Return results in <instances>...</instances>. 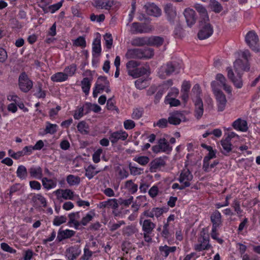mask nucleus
Returning <instances> with one entry per match:
<instances>
[{"mask_svg": "<svg viewBox=\"0 0 260 260\" xmlns=\"http://www.w3.org/2000/svg\"><path fill=\"white\" fill-rule=\"evenodd\" d=\"M143 218L141 216L140 224L142 225L144 240L147 243H151L152 241L151 234H152L154 229L155 228V224L150 219H145L143 220Z\"/></svg>", "mask_w": 260, "mask_h": 260, "instance_id": "nucleus-1", "label": "nucleus"}, {"mask_svg": "<svg viewBox=\"0 0 260 260\" xmlns=\"http://www.w3.org/2000/svg\"><path fill=\"white\" fill-rule=\"evenodd\" d=\"M216 84V81H213L211 85L216 97L218 111L221 112L224 110L227 101L224 93L217 87Z\"/></svg>", "mask_w": 260, "mask_h": 260, "instance_id": "nucleus-2", "label": "nucleus"}, {"mask_svg": "<svg viewBox=\"0 0 260 260\" xmlns=\"http://www.w3.org/2000/svg\"><path fill=\"white\" fill-rule=\"evenodd\" d=\"M245 39L246 44L253 51L256 52L260 51L258 37L255 31H249L246 34Z\"/></svg>", "mask_w": 260, "mask_h": 260, "instance_id": "nucleus-3", "label": "nucleus"}, {"mask_svg": "<svg viewBox=\"0 0 260 260\" xmlns=\"http://www.w3.org/2000/svg\"><path fill=\"white\" fill-rule=\"evenodd\" d=\"M20 89L23 92H28L32 87V81L30 80L25 72L20 74L18 79Z\"/></svg>", "mask_w": 260, "mask_h": 260, "instance_id": "nucleus-4", "label": "nucleus"}, {"mask_svg": "<svg viewBox=\"0 0 260 260\" xmlns=\"http://www.w3.org/2000/svg\"><path fill=\"white\" fill-rule=\"evenodd\" d=\"M200 24L201 29L198 36L200 40H205L210 37L213 32V28L209 22Z\"/></svg>", "mask_w": 260, "mask_h": 260, "instance_id": "nucleus-5", "label": "nucleus"}, {"mask_svg": "<svg viewBox=\"0 0 260 260\" xmlns=\"http://www.w3.org/2000/svg\"><path fill=\"white\" fill-rule=\"evenodd\" d=\"M198 242L199 243L194 245V249L198 251L208 250L211 247L209 243V236L205 234H204L201 238H199Z\"/></svg>", "mask_w": 260, "mask_h": 260, "instance_id": "nucleus-6", "label": "nucleus"}, {"mask_svg": "<svg viewBox=\"0 0 260 260\" xmlns=\"http://www.w3.org/2000/svg\"><path fill=\"white\" fill-rule=\"evenodd\" d=\"M146 13L154 17H159L161 15V11L155 4L153 3L147 2L143 6Z\"/></svg>", "mask_w": 260, "mask_h": 260, "instance_id": "nucleus-7", "label": "nucleus"}, {"mask_svg": "<svg viewBox=\"0 0 260 260\" xmlns=\"http://www.w3.org/2000/svg\"><path fill=\"white\" fill-rule=\"evenodd\" d=\"M193 179V175L191 172L188 169H183L180 175L178 178L179 181L184 185V187H189L191 184V181Z\"/></svg>", "mask_w": 260, "mask_h": 260, "instance_id": "nucleus-8", "label": "nucleus"}, {"mask_svg": "<svg viewBox=\"0 0 260 260\" xmlns=\"http://www.w3.org/2000/svg\"><path fill=\"white\" fill-rule=\"evenodd\" d=\"M228 72V77L229 79L233 83L235 86L237 88H241L243 86V82L241 75L239 73H237V76H235L234 73L230 67L226 68Z\"/></svg>", "mask_w": 260, "mask_h": 260, "instance_id": "nucleus-9", "label": "nucleus"}, {"mask_svg": "<svg viewBox=\"0 0 260 260\" xmlns=\"http://www.w3.org/2000/svg\"><path fill=\"white\" fill-rule=\"evenodd\" d=\"M128 134L122 130L111 133L109 135V140L112 144H116L119 140L125 141L128 137Z\"/></svg>", "mask_w": 260, "mask_h": 260, "instance_id": "nucleus-10", "label": "nucleus"}, {"mask_svg": "<svg viewBox=\"0 0 260 260\" xmlns=\"http://www.w3.org/2000/svg\"><path fill=\"white\" fill-rule=\"evenodd\" d=\"M54 192L56 196L57 199L59 201H62V199L64 200H73L74 198V193L70 189H58Z\"/></svg>", "mask_w": 260, "mask_h": 260, "instance_id": "nucleus-11", "label": "nucleus"}, {"mask_svg": "<svg viewBox=\"0 0 260 260\" xmlns=\"http://www.w3.org/2000/svg\"><path fill=\"white\" fill-rule=\"evenodd\" d=\"M81 250L78 245H74L66 250V257L68 260H75L81 254Z\"/></svg>", "mask_w": 260, "mask_h": 260, "instance_id": "nucleus-12", "label": "nucleus"}, {"mask_svg": "<svg viewBox=\"0 0 260 260\" xmlns=\"http://www.w3.org/2000/svg\"><path fill=\"white\" fill-rule=\"evenodd\" d=\"M178 65L176 62H169L162 66L160 70L164 72L166 75L170 76L174 72L176 73H179L180 68L178 67Z\"/></svg>", "mask_w": 260, "mask_h": 260, "instance_id": "nucleus-13", "label": "nucleus"}, {"mask_svg": "<svg viewBox=\"0 0 260 260\" xmlns=\"http://www.w3.org/2000/svg\"><path fill=\"white\" fill-rule=\"evenodd\" d=\"M186 22L188 26H192L196 21V12L189 8H186L183 13Z\"/></svg>", "mask_w": 260, "mask_h": 260, "instance_id": "nucleus-14", "label": "nucleus"}, {"mask_svg": "<svg viewBox=\"0 0 260 260\" xmlns=\"http://www.w3.org/2000/svg\"><path fill=\"white\" fill-rule=\"evenodd\" d=\"M113 0H93L92 5L99 9L109 10L113 6Z\"/></svg>", "mask_w": 260, "mask_h": 260, "instance_id": "nucleus-15", "label": "nucleus"}, {"mask_svg": "<svg viewBox=\"0 0 260 260\" xmlns=\"http://www.w3.org/2000/svg\"><path fill=\"white\" fill-rule=\"evenodd\" d=\"M183 117L184 115L181 112L175 111L170 113V115L168 117V121L170 124L177 125L181 123V119Z\"/></svg>", "mask_w": 260, "mask_h": 260, "instance_id": "nucleus-16", "label": "nucleus"}, {"mask_svg": "<svg viewBox=\"0 0 260 260\" xmlns=\"http://www.w3.org/2000/svg\"><path fill=\"white\" fill-rule=\"evenodd\" d=\"M195 9L199 13L200 16V23L209 22V18L206 9L202 5L196 4L194 6Z\"/></svg>", "mask_w": 260, "mask_h": 260, "instance_id": "nucleus-17", "label": "nucleus"}, {"mask_svg": "<svg viewBox=\"0 0 260 260\" xmlns=\"http://www.w3.org/2000/svg\"><path fill=\"white\" fill-rule=\"evenodd\" d=\"M149 70V66L146 65L145 67L136 68L133 70H130L128 75L133 77L134 78H137L147 74Z\"/></svg>", "mask_w": 260, "mask_h": 260, "instance_id": "nucleus-18", "label": "nucleus"}, {"mask_svg": "<svg viewBox=\"0 0 260 260\" xmlns=\"http://www.w3.org/2000/svg\"><path fill=\"white\" fill-rule=\"evenodd\" d=\"M164 10L168 20L170 22H173L177 14L176 8L172 4L169 3L165 5Z\"/></svg>", "mask_w": 260, "mask_h": 260, "instance_id": "nucleus-19", "label": "nucleus"}, {"mask_svg": "<svg viewBox=\"0 0 260 260\" xmlns=\"http://www.w3.org/2000/svg\"><path fill=\"white\" fill-rule=\"evenodd\" d=\"M149 165L150 171L151 172H155L157 169L166 166V161L164 158L160 157L155 158L151 161Z\"/></svg>", "mask_w": 260, "mask_h": 260, "instance_id": "nucleus-20", "label": "nucleus"}, {"mask_svg": "<svg viewBox=\"0 0 260 260\" xmlns=\"http://www.w3.org/2000/svg\"><path fill=\"white\" fill-rule=\"evenodd\" d=\"M195 117L199 119L202 116L204 113L203 103L201 98H198L194 100Z\"/></svg>", "mask_w": 260, "mask_h": 260, "instance_id": "nucleus-21", "label": "nucleus"}, {"mask_svg": "<svg viewBox=\"0 0 260 260\" xmlns=\"http://www.w3.org/2000/svg\"><path fill=\"white\" fill-rule=\"evenodd\" d=\"M221 214L218 210H215L210 216L212 226L218 228L222 224Z\"/></svg>", "mask_w": 260, "mask_h": 260, "instance_id": "nucleus-22", "label": "nucleus"}, {"mask_svg": "<svg viewBox=\"0 0 260 260\" xmlns=\"http://www.w3.org/2000/svg\"><path fill=\"white\" fill-rule=\"evenodd\" d=\"M76 232L74 231L70 230H59L57 236V240L58 242H61L64 239H69L74 236Z\"/></svg>", "mask_w": 260, "mask_h": 260, "instance_id": "nucleus-23", "label": "nucleus"}, {"mask_svg": "<svg viewBox=\"0 0 260 260\" xmlns=\"http://www.w3.org/2000/svg\"><path fill=\"white\" fill-rule=\"evenodd\" d=\"M101 45L100 37H96L92 42V53L93 57H98L101 55Z\"/></svg>", "mask_w": 260, "mask_h": 260, "instance_id": "nucleus-24", "label": "nucleus"}, {"mask_svg": "<svg viewBox=\"0 0 260 260\" xmlns=\"http://www.w3.org/2000/svg\"><path fill=\"white\" fill-rule=\"evenodd\" d=\"M28 172L32 178L41 180L43 178V170L40 166H32L28 169Z\"/></svg>", "mask_w": 260, "mask_h": 260, "instance_id": "nucleus-25", "label": "nucleus"}, {"mask_svg": "<svg viewBox=\"0 0 260 260\" xmlns=\"http://www.w3.org/2000/svg\"><path fill=\"white\" fill-rule=\"evenodd\" d=\"M141 48H134L128 49L125 54L127 59H141Z\"/></svg>", "mask_w": 260, "mask_h": 260, "instance_id": "nucleus-26", "label": "nucleus"}, {"mask_svg": "<svg viewBox=\"0 0 260 260\" xmlns=\"http://www.w3.org/2000/svg\"><path fill=\"white\" fill-rule=\"evenodd\" d=\"M42 183L43 187L46 190H50L55 188L57 185V179H49L47 177H43L42 179Z\"/></svg>", "mask_w": 260, "mask_h": 260, "instance_id": "nucleus-27", "label": "nucleus"}, {"mask_svg": "<svg viewBox=\"0 0 260 260\" xmlns=\"http://www.w3.org/2000/svg\"><path fill=\"white\" fill-rule=\"evenodd\" d=\"M233 127L236 130L241 132H246L248 129L247 123L246 121L238 118L232 124Z\"/></svg>", "mask_w": 260, "mask_h": 260, "instance_id": "nucleus-28", "label": "nucleus"}, {"mask_svg": "<svg viewBox=\"0 0 260 260\" xmlns=\"http://www.w3.org/2000/svg\"><path fill=\"white\" fill-rule=\"evenodd\" d=\"M130 31L133 34L147 32V31L145 28L144 25L138 22H134L132 24Z\"/></svg>", "mask_w": 260, "mask_h": 260, "instance_id": "nucleus-29", "label": "nucleus"}, {"mask_svg": "<svg viewBox=\"0 0 260 260\" xmlns=\"http://www.w3.org/2000/svg\"><path fill=\"white\" fill-rule=\"evenodd\" d=\"M216 79L219 81L220 85L228 93H232V87L226 84V79L222 74H217L216 76Z\"/></svg>", "mask_w": 260, "mask_h": 260, "instance_id": "nucleus-30", "label": "nucleus"}, {"mask_svg": "<svg viewBox=\"0 0 260 260\" xmlns=\"http://www.w3.org/2000/svg\"><path fill=\"white\" fill-rule=\"evenodd\" d=\"M32 202L36 205L43 207H47V201L46 198L41 194H37L31 199Z\"/></svg>", "mask_w": 260, "mask_h": 260, "instance_id": "nucleus-31", "label": "nucleus"}, {"mask_svg": "<svg viewBox=\"0 0 260 260\" xmlns=\"http://www.w3.org/2000/svg\"><path fill=\"white\" fill-rule=\"evenodd\" d=\"M96 167L90 165L87 168H85V176L89 179H91L94 176L101 172V170H95Z\"/></svg>", "mask_w": 260, "mask_h": 260, "instance_id": "nucleus-32", "label": "nucleus"}, {"mask_svg": "<svg viewBox=\"0 0 260 260\" xmlns=\"http://www.w3.org/2000/svg\"><path fill=\"white\" fill-rule=\"evenodd\" d=\"M164 40L159 36H151L148 37V46L159 47L163 44Z\"/></svg>", "mask_w": 260, "mask_h": 260, "instance_id": "nucleus-33", "label": "nucleus"}, {"mask_svg": "<svg viewBox=\"0 0 260 260\" xmlns=\"http://www.w3.org/2000/svg\"><path fill=\"white\" fill-rule=\"evenodd\" d=\"M221 145L222 147L223 150L222 153L224 155H227L228 153L230 152L232 149V145L231 141L229 140V138H225L221 141Z\"/></svg>", "mask_w": 260, "mask_h": 260, "instance_id": "nucleus-34", "label": "nucleus"}, {"mask_svg": "<svg viewBox=\"0 0 260 260\" xmlns=\"http://www.w3.org/2000/svg\"><path fill=\"white\" fill-rule=\"evenodd\" d=\"M132 44L135 46H148V37H137L133 39Z\"/></svg>", "mask_w": 260, "mask_h": 260, "instance_id": "nucleus-35", "label": "nucleus"}, {"mask_svg": "<svg viewBox=\"0 0 260 260\" xmlns=\"http://www.w3.org/2000/svg\"><path fill=\"white\" fill-rule=\"evenodd\" d=\"M68 79L67 74H65L64 72L56 73L51 77V80L56 82H63L66 81Z\"/></svg>", "mask_w": 260, "mask_h": 260, "instance_id": "nucleus-36", "label": "nucleus"}, {"mask_svg": "<svg viewBox=\"0 0 260 260\" xmlns=\"http://www.w3.org/2000/svg\"><path fill=\"white\" fill-rule=\"evenodd\" d=\"M91 79H89V78L85 77L81 81V84L82 89L86 95H87L89 93L91 86Z\"/></svg>", "mask_w": 260, "mask_h": 260, "instance_id": "nucleus-37", "label": "nucleus"}, {"mask_svg": "<svg viewBox=\"0 0 260 260\" xmlns=\"http://www.w3.org/2000/svg\"><path fill=\"white\" fill-rule=\"evenodd\" d=\"M154 55V50L151 48H141V59H149L152 58Z\"/></svg>", "mask_w": 260, "mask_h": 260, "instance_id": "nucleus-38", "label": "nucleus"}, {"mask_svg": "<svg viewBox=\"0 0 260 260\" xmlns=\"http://www.w3.org/2000/svg\"><path fill=\"white\" fill-rule=\"evenodd\" d=\"M16 175L21 180L26 179L27 177V171L26 167L23 165L18 166L16 171Z\"/></svg>", "mask_w": 260, "mask_h": 260, "instance_id": "nucleus-39", "label": "nucleus"}, {"mask_svg": "<svg viewBox=\"0 0 260 260\" xmlns=\"http://www.w3.org/2000/svg\"><path fill=\"white\" fill-rule=\"evenodd\" d=\"M159 250L165 257H168L170 252H174L176 250V246L169 247L167 245L164 246H160Z\"/></svg>", "mask_w": 260, "mask_h": 260, "instance_id": "nucleus-40", "label": "nucleus"}, {"mask_svg": "<svg viewBox=\"0 0 260 260\" xmlns=\"http://www.w3.org/2000/svg\"><path fill=\"white\" fill-rule=\"evenodd\" d=\"M209 6L215 13H220L223 9L221 5L216 0H210Z\"/></svg>", "mask_w": 260, "mask_h": 260, "instance_id": "nucleus-41", "label": "nucleus"}, {"mask_svg": "<svg viewBox=\"0 0 260 260\" xmlns=\"http://www.w3.org/2000/svg\"><path fill=\"white\" fill-rule=\"evenodd\" d=\"M125 187L132 194L136 193L138 190V185L135 184L132 180H127L125 183Z\"/></svg>", "mask_w": 260, "mask_h": 260, "instance_id": "nucleus-42", "label": "nucleus"}, {"mask_svg": "<svg viewBox=\"0 0 260 260\" xmlns=\"http://www.w3.org/2000/svg\"><path fill=\"white\" fill-rule=\"evenodd\" d=\"M67 181L70 186L78 185L80 182V178L73 175H69L67 177Z\"/></svg>", "mask_w": 260, "mask_h": 260, "instance_id": "nucleus-43", "label": "nucleus"}, {"mask_svg": "<svg viewBox=\"0 0 260 260\" xmlns=\"http://www.w3.org/2000/svg\"><path fill=\"white\" fill-rule=\"evenodd\" d=\"M162 152L171 151L172 148L165 138L160 139L158 141Z\"/></svg>", "mask_w": 260, "mask_h": 260, "instance_id": "nucleus-44", "label": "nucleus"}, {"mask_svg": "<svg viewBox=\"0 0 260 260\" xmlns=\"http://www.w3.org/2000/svg\"><path fill=\"white\" fill-rule=\"evenodd\" d=\"M232 207L234 209L235 212L239 216H241L243 210L240 207V202L237 199H235L232 204Z\"/></svg>", "mask_w": 260, "mask_h": 260, "instance_id": "nucleus-45", "label": "nucleus"}, {"mask_svg": "<svg viewBox=\"0 0 260 260\" xmlns=\"http://www.w3.org/2000/svg\"><path fill=\"white\" fill-rule=\"evenodd\" d=\"M105 86L106 84H104V85L102 83L96 82L93 90V96L94 98H96L98 94L105 89Z\"/></svg>", "mask_w": 260, "mask_h": 260, "instance_id": "nucleus-46", "label": "nucleus"}, {"mask_svg": "<svg viewBox=\"0 0 260 260\" xmlns=\"http://www.w3.org/2000/svg\"><path fill=\"white\" fill-rule=\"evenodd\" d=\"M133 160L142 166H146L150 161V158L146 156H136Z\"/></svg>", "mask_w": 260, "mask_h": 260, "instance_id": "nucleus-47", "label": "nucleus"}, {"mask_svg": "<svg viewBox=\"0 0 260 260\" xmlns=\"http://www.w3.org/2000/svg\"><path fill=\"white\" fill-rule=\"evenodd\" d=\"M73 45L74 46L80 47L82 48H85L86 46V42L85 38L83 36L79 37L76 40H74Z\"/></svg>", "mask_w": 260, "mask_h": 260, "instance_id": "nucleus-48", "label": "nucleus"}, {"mask_svg": "<svg viewBox=\"0 0 260 260\" xmlns=\"http://www.w3.org/2000/svg\"><path fill=\"white\" fill-rule=\"evenodd\" d=\"M137 231L136 228L133 225H128L124 227L122 230V234L127 237L131 236Z\"/></svg>", "mask_w": 260, "mask_h": 260, "instance_id": "nucleus-49", "label": "nucleus"}, {"mask_svg": "<svg viewBox=\"0 0 260 260\" xmlns=\"http://www.w3.org/2000/svg\"><path fill=\"white\" fill-rule=\"evenodd\" d=\"M95 213L93 211H90L85 216L83 217L81 220V224L83 226L86 225L93 218Z\"/></svg>", "mask_w": 260, "mask_h": 260, "instance_id": "nucleus-50", "label": "nucleus"}, {"mask_svg": "<svg viewBox=\"0 0 260 260\" xmlns=\"http://www.w3.org/2000/svg\"><path fill=\"white\" fill-rule=\"evenodd\" d=\"M76 70V65L74 63H73L65 68L64 69V73L67 74V77L68 78V76H72L74 75Z\"/></svg>", "mask_w": 260, "mask_h": 260, "instance_id": "nucleus-51", "label": "nucleus"}, {"mask_svg": "<svg viewBox=\"0 0 260 260\" xmlns=\"http://www.w3.org/2000/svg\"><path fill=\"white\" fill-rule=\"evenodd\" d=\"M45 131L46 134H54L57 132V125L56 124H51L49 122L46 123Z\"/></svg>", "mask_w": 260, "mask_h": 260, "instance_id": "nucleus-52", "label": "nucleus"}, {"mask_svg": "<svg viewBox=\"0 0 260 260\" xmlns=\"http://www.w3.org/2000/svg\"><path fill=\"white\" fill-rule=\"evenodd\" d=\"M168 209L166 207H155L152 208V212L153 213L154 216L158 218L160 217L164 212H167L168 211Z\"/></svg>", "mask_w": 260, "mask_h": 260, "instance_id": "nucleus-53", "label": "nucleus"}, {"mask_svg": "<svg viewBox=\"0 0 260 260\" xmlns=\"http://www.w3.org/2000/svg\"><path fill=\"white\" fill-rule=\"evenodd\" d=\"M22 187V185L20 183H15L11 186L9 189V193H8L10 198H12L13 194L20 191Z\"/></svg>", "mask_w": 260, "mask_h": 260, "instance_id": "nucleus-54", "label": "nucleus"}, {"mask_svg": "<svg viewBox=\"0 0 260 260\" xmlns=\"http://www.w3.org/2000/svg\"><path fill=\"white\" fill-rule=\"evenodd\" d=\"M67 220L66 216H56L54 217L53 221V225L55 226H59L61 224L65 223Z\"/></svg>", "mask_w": 260, "mask_h": 260, "instance_id": "nucleus-55", "label": "nucleus"}, {"mask_svg": "<svg viewBox=\"0 0 260 260\" xmlns=\"http://www.w3.org/2000/svg\"><path fill=\"white\" fill-rule=\"evenodd\" d=\"M140 64V62L131 60L128 61L126 64V67L127 70V73L128 74V72L130 70H133L135 68H137Z\"/></svg>", "mask_w": 260, "mask_h": 260, "instance_id": "nucleus-56", "label": "nucleus"}, {"mask_svg": "<svg viewBox=\"0 0 260 260\" xmlns=\"http://www.w3.org/2000/svg\"><path fill=\"white\" fill-rule=\"evenodd\" d=\"M143 108H136L134 109L133 112L132 114V117L134 119L138 120L142 117L143 114Z\"/></svg>", "mask_w": 260, "mask_h": 260, "instance_id": "nucleus-57", "label": "nucleus"}, {"mask_svg": "<svg viewBox=\"0 0 260 260\" xmlns=\"http://www.w3.org/2000/svg\"><path fill=\"white\" fill-rule=\"evenodd\" d=\"M165 103L166 104H170L171 107L178 106L180 104V102L179 100L169 98V95L166 97Z\"/></svg>", "mask_w": 260, "mask_h": 260, "instance_id": "nucleus-58", "label": "nucleus"}, {"mask_svg": "<svg viewBox=\"0 0 260 260\" xmlns=\"http://www.w3.org/2000/svg\"><path fill=\"white\" fill-rule=\"evenodd\" d=\"M107 208H111L116 209L118 207L117 201L116 199H110L105 201Z\"/></svg>", "mask_w": 260, "mask_h": 260, "instance_id": "nucleus-59", "label": "nucleus"}, {"mask_svg": "<svg viewBox=\"0 0 260 260\" xmlns=\"http://www.w3.org/2000/svg\"><path fill=\"white\" fill-rule=\"evenodd\" d=\"M217 228L212 227L211 237L212 239L216 240L219 244H222L223 240L218 237V233L217 232Z\"/></svg>", "mask_w": 260, "mask_h": 260, "instance_id": "nucleus-60", "label": "nucleus"}, {"mask_svg": "<svg viewBox=\"0 0 260 260\" xmlns=\"http://www.w3.org/2000/svg\"><path fill=\"white\" fill-rule=\"evenodd\" d=\"M63 0H62L55 4L50 5L48 7L49 11L52 13H55L56 11L59 10L62 5Z\"/></svg>", "mask_w": 260, "mask_h": 260, "instance_id": "nucleus-61", "label": "nucleus"}, {"mask_svg": "<svg viewBox=\"0 0 260 260\" xmlns=\"http://www.w3.org/2000/svg\"><path fill=\"white\" fill-rule=\"evenodd\" d=\"M136 87L139 89H142L145 88L147 86V80L145 79H137L135 82Z\"/></svg>", "mask_w": 260, "mask_h": 260, "instance_id": "nucleus-62", "label": "nucleus"}, {"mask_svg": "<svg viewBox=\"0 0 260 260\" xmlns=\"http://www.w3.org/2000/svg\"><path fill=\"white\" fill-rule=\"evenodd\" d=\"M104 39L105 40L106 47L109 49H111L113 44L112 35L110 34H106L104 36Z\"/></svg>", "mask_w": 260, "mask_h": 260, "instance_id": "nucleus-63", "label": "nucleus"}, {"mask_svg": "<svg viewBox=\"0 0 260 260\" xmlns=\"http://www.w3.org/2000/svg\"><path fill=\"white\" fill-rule=\"evenodd\" d=\"M77 129L78 131H79L82 134H87L88 132L86 129L87 127L86 125V123L85 121H82L78 123L77 126Z\"/></svg>", "mask_w": 260, "mask_h": 260, "instance_id": "nucleus-64", "label": "nucleus"}]
</instances>
